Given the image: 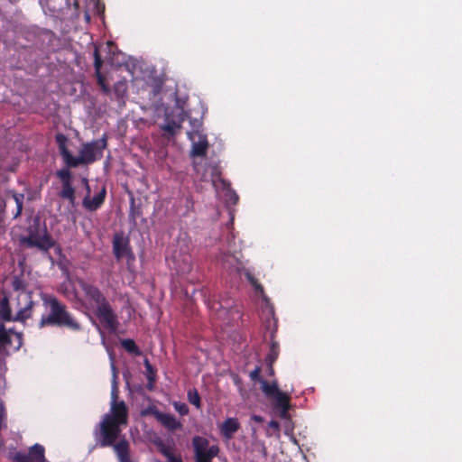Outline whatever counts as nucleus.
<instances>
[{"instance_id":"nucleus-11","label":"nucleus","mask_w":462,"mask_h":462,"mask_svg":"<svg viewBox=\"0 0 462 462\" xmlns=\"http://www.w3.org/2000/svg\"><path fill=\"white\" fill-rule=\"evenodd\" d=\"M83 183L85 184L86 189H87V195L82 200V206L83 208L89 211L94 212L97 211L98 208H101V206L104 204L106 196V187L103 186L102 189L99 190L97 194H96L93 198L90 197V186L88 184V179L84 178L82 180Z\"/></svg>"},{"instance_id":"nucleus-29","label":"nucleus","mask_w":462,"mask_h":462,"mask_svg":"<svg viewBox=\"0 0 462 462\" xmlns=\"http://www.w3.org/2000/svg\"><path fill=\"white\" fill-rule=\"evenodd\" d=\"M246 278L256 292H263V287L258 282V280L251 273L246 274Z\"/></svg>"},{"instance_id":"nucleus-10","label":"nucleus","mask_w":462,"mask_h":462,"mask_svg":"<svg viewBox=\"0 0 462 462\" xmlns=\"http://www.w3.org/2000/svg\"><path fill=\"white\" fill-rule=\"evenodd\" d=\"M57 177L61 181V190L59 193V196L63 199L69 200L71 206L75 205V189L72 186V173L68 169H62L56 172Z\"/></svg>"},{"instance_id":"nucleus-18","label":"nucleus","mask_w":462,"mask_h":462,"mask_svg":"<svg viewBox=\"0 0 462 462\" xmlns=\"http://www.w3.org/2000/svg\"><path fill=\"white\" fill-rule=\"evenodd\" d=\"M114 449L119 462H133L130 457V445L125 439H120L116 443Z\"/></svg>"},{"instance_id":"nucleus-22","label":"nucleus","mask_w":462,"mask_h":462,"mask_svg":"<svg viewBox=\"0 0 462 462\" xmlns=\"http://www.w3.org/2000/svg\"><path fill=\"white\" fill-rule=\"evenodd\" d=\"M7 195L12 197L16 204V212L14 217L21 216L23 207L24 195L23 193H17L14 190H8Z\"/></svg>"},{"instance_id":"nucleus-34","label":"nucleus","mask_w":462,"mask_h":462,"mask_svg":"<svg viewBox=\"0 0 462 462\" xmlns=\"http://www.w3.org/2000/svg\"><path fill=\"white\" fill-rule=\"evenodd\" d=\"M160 452L166 457V458H169L171 457V456H173L174 454L171 452V448L166 447V446H162V448H160Z\"/></svg>"},{"instance_id":"nucleus-15","label":"nucleus","mask_w":462,"mask_h":462,"mask_svg":"<svg viewBox=\"0 0 462 462\" xmlns=\"http://www.w3.org/2000/svg\"><path fill=\"white\" fill-rule=\"evenodd\" d=\"M273 409L279 413L282 419L289 418V410L291 408V396L286 393H279L273 397Z\"/></svg>"},{"instance_id":"nucleus-24","label":"nucleus","mask_w":462,"mask_h":462,"mask_svg":"<svg viewBox=\"0 0 462 462\" xmlns=\"http://www.w3.org/2000/svg\"><path fill=\"white\" fill-rule=\"evenodd\" d=\"M121 345L124 347V349L125 351H127L128 353L135 355V356L141 355V351H140L139 347L137 346V345L135 344L134 340L130 339V338L124 339V340H122Z\"/></svg>"},{"instance_id":"nucleus-13","label":"nucleus","mask_w":462,"mask_h":462,"mask_svg":"<svg viewBox=\"0 0 462 462\" xmlns=\"http://www.w3.org/2000/svg\"><path fill=\"white\" fill-rule=\"evenodd\" d=\"M60 155L62 156L66 165L69 168H76L80 164H84L80 155L73 156L67 147V137L62 134H58L55 137Z\"/></svg>"},{"instance_id":"nucleus-26","label":"nucleus","mask_w":462,"mask_h":462,"mask_svg":"<svg viewBox=\"0 0 462 462\" xmlns=\"http://www.w3.org/2000/svg\"><path fill=\"white\" fill-rule=\"evenodd\" d=\"M142 215V210L140 207L135 206L134 199L131 198L130 201V211H129V220L133 223H136L137 218Z\"/></svg>"},{"instance_id":"nucleus-6","label":"nucleus","mask_w":462,"mask_h":462,"mask_svg":"<svg viewBox=\"0 0 462 462\" xmlns=\"http://www.w3.org/2000/svg\"><path fill=\"white\" fill-rule=\"evenodd\" d=\"M191 444L195 462H212L220 450L217 445H211L207 438L201 436H194Z\"/></svg>"},{"instance_id":"nucleus-1","label":"nucleus","mask_w":462,"mask_h":462,"mask_svg":"<svg viewBox=\"0 0 462 462\" xmlns=\"http://www.w3.org/2000/svg\"><path fill=\"white\" fill-rule=\"evenodd\" d=\"M41 299L48 313L42 314L38 328L46 327L66 328L72 331H79L82 328L81 324L68 310L67 306L58 298L49 294H42Z\"/></svg>"},{"instance_id":"nucleus-5","label":"nucleus","mask_w":462,"mask_h":462,"mask_svg":"<svg viewBox=\"0 0 462 462\" xmlns=\"http://www.w3.org/2000/svg\"><path fill=\"white\" fill-rule=\"evenodd\" d=\"M192 129L188 131L187 134L192 143L190 155L192 157H204L208 149V137L202 133V122L199 120H190Z\"/></svg>"},{"instance_id":"nucleus-28","label":"nucleus","mask_w":462,"mask_h":462,"mask_svg":"<svg viewBox=\"0 0 462 462\" xmlns=\"http://www.w3.org/2000/svg\"><path fill=\"white\" fill-rule=\"evenodd\" d=\"M114 90L118 97H123L127 90V85L125 81H118L114 86Z\"/></svg>"},{"instance_id":"nucleus-25","label":"nucleus","mask_w":462,"mask_h":462,"mask_svg":"<svg viewBox=\"0 0 462 462\" xmlns=\"http://www.w3.org/2000/svg\"><path fill=\"white\" fill-rule=\"evenodd\" d=\"M188 401L197 409L201 407V398L197 389H189L187 393Z\"/></svg>"},{"instance_id":"nucleus-17","label":"nucleus","mask_w":462,"mask_h":462,"mask_svg":"<svg viewBox=\"0 0 462 462\" xmlns=\"http://www.w3.org/2000/svg\"><path fill=\"white\" fill-rule=\"evenodd\" d=\"M155 419L168 430L175 431L182 428V424L172 414L161 411L154 412Z\"/></svg>"},{"instance_id":"nucleus-32","label":"nucleus","mask_w":462,"mask_h":462,"mask_svg":"<svg viewBox=\"0 0 462 462\" xmlns=\"http://www.w3.org/2000/svg\"><path fill=\"white\" fill-rule=\"evenodd\" d=\"M116 375L114 374V381H113V387H112V391H111V403H118L119 401H117V398H118V387H117V383H116Z\"/></svg>"},{"instance_id":"nucleus-30","label":"nucleus","mask_w":462,"mask_h":462,"mask_svg":"<svg viewBox=\"0 0 462 462\" xmlns=\"http://www.w3.org/2000/svg\"><path fill=\"white\" fill-rule=\"evenodd\" d=\"M144 365H145L146 371L148 373L147 379H148L149 383L152 384L154 382L155 372L148 359L144 360Z\"/></svg>"},{"instance_id":"nucleus-37","label":"nucleus","mask_w":462,"mask_h":462,"mask_svg":"<svg viewBox=\"0 0 462 462\" xmlns=\"http://www.w3.org/2000/svg\"><path fill=\"white\" fill-rule=\"evenodd\" d=\"M230 200L233 202V204H236L238 201V196L236 193H233L231 195Z\"/></svg>"},{"instance_id":"nucleus-7","label":"nucleus","mask_w":462,"mask_h":462,"mask_svg":"<svg viewBox=\"0 0 462 462\" xmlns=\"http://www.w3.org/2000/svg\"><path fill=\"white\" fill-rule=\"evenodd\" d=\"M23 345L21 333L6 330L4 324H0V358L8 356L10 350L17 351Z\"/></svg>"},{"instance_id":"nucleus-39","label":"nucleus","mask_w":462,"mask_h":462,"mask_svg":"<svg viewBox=\"0 0 462 462\" xmlns=\"http://www.w3.org/2000/svg\"><path fill=\"white\" fill-rule=\"evenodd\" d=\"M271 426L272 427H278L279 424H278V422L273 420V421H271Z\"/></svg>"},{"instance_id":"nucleus-27","label":"nucleus","mask_w":462,"mask_h":462,"mask_svg":"<svg viewBox=\"0 0 462 462\" xmlns=\"http://www.w3.org/2000/svg\"><path fill=\"white\" fill-rule=\"evenodd\" d=\"M180 127L181 125L180 123L171 120L167 122V124H165L164 125H162V129L170 135H175L177 131L180 129Z\"/></svg>"},{"instance_id":"nucleus-40","label":"nucleus","mask_w":462,"mask_h":462,"mask_svg":"<svg viewBox=\"0 0 462 462\" xmlns=\"http://www.w3.org/2000/svg\"><path fill=\"white\" fill-rule=\"evenodd\" d=\"M269 368H270V374L273 375L274 374L273 365H269Z\"/></svg>"},{"instance_id":"nucleus-23","label":"nucleus","mask_w":462,"mask_h":462,"mask_svg":"<svg viewBox=\"0 0 462 462\" xmlns=\"http://www.w3.org/2000/svg\"><path fill=\"white\" fill-rule=\"evenodd\" d=\"M280 352V346L278 342L273 340L270 346L269 353L266 356V363L268 365H273L277 360Z\"/></svg>"},{"instance_id":"nucleus-31","label":"nucleus","mask_w":462,"mask_h":462,"mask_svg":"<svg viewBox=\"0 0 462 462\" xmlns=\"http://www.w3.org/2000/svg\"><path fill=\"white\" fill-rule=\"evenodd\" d=\"M173 407L182 416L187 415L189 411L188 405L184 402H175Z\"/></svg>"},{"instance_id":"nucleus-3","label":"nucleus","mask_w":462,"mask_h":462,"mask_svg":"<svg viewBox=\"0 0 462 462\" xmlns=\"http://www.w3.org/2000/svg\"><path fill=\"white\" fill-rule=\"evenodd\" d=\"M27 236L20 237V244L27 248H37L42 253H49L54 247L55 240L51 237L45 225H41L35 218L27 227Z\"/></svg>"},{"instance_id":"nucleus-19","label":"nucleus","mask_w":462,"mask_h":462,"mask_svg":"<svg viewBox=\"0 0 462 462\" xmlns=\"http://www.w3.org/2000/svg\"><path fill=\"white\" fill-rule=\"evenodd\" d=\"M113 252L117 260H120L129 253V243L123 237L116 236L113 241Z\"/></svg>"},{"instance_id":"nucleus-20","label":"nucleus","mask_w":462,"mask_h":462,"mask_svg":"<svg viewBox=\"0 0 462 462\" xmlns=\"http://www.w3.org/2000/svg\"><path fill=\"white\" fill-rule=\"evenodd\" d=\"M240 424L235 418H227L221 426V433L226 439H231L233 435L239 430Z\"/></svg>"},{"instance_id":"nucleus-14","label":"nucleus","mask_w":462,"mask_h":462,"mask_svg":"<svg viewBox=\"0 0 462 462\" xmlns=\"http://www.w3.org/2000/svg\"><path fill=\"white\" fill-rule=\"evenodd\" d=\"M105 417L119 423L120 425H127L128 409L125 402L124 401H119L118 403H111V414H106Z\"/></svg>"},{"instance_id":"nucleus-33","label":"nucleus","mask_w":462,"mask_h":462,"mask_svg":"<svg viewBox=\"0 0 462 462\" xmlns=\"http://www.w3.org/2000/svg\"><path fill=\"white\" fill-rule=\"evenodd\" d=\"M260 373H261V367L260 366H255V368L250 373V378L252 381H258L261 383V381L263 380L260 376Z\"/></svg>"},{"instance_id":"nucleus-16","label":"nucleus","mask_w":462,"mask_h":462,"mask_svg":"<svg viewBox=\"0 0 462 462\" xmlns=\"http://www.w3.org/2000/svg\"><path fill=\"white\" fill-rule=\"evenodd\" d=\"M94 68H95V74L97 80V84L100 86L102 91L106 94H108L110 92V88L106 82L105 77L101 73V68L103 64V60L101 58V55L99 54L98 48L95 46L94 49Z\"/></svg>"},{"instance_id":"nucleus-8","label":"nucleus","mask_w":462,"mask_h":462,"mask_svg":"<svg viewBox=\"0 0 462 462\" xmlns=\"http://www.w3.org/2000/svg\"><path fill=\"white\" fill-rule=\"evenodd\" d=\"M119 423L104 417L100 423V439L98 445L102 448L115 446V442L121 433Z\"/></svg>"},{"instance_id":"nucleus-36","label":"nucleus","mask_w":462,"mask_h":462,"mask_svg":"<svg viewBox=\"0 0 462 462\" xmlns=\"http://www.w3.org/2000/svg\"><path fill=\"white\" fill-rule=\"evenodd\" d=\"M166 462H183V461L180 457H177V456L173 455L171 457L167 458Z\"/></svg>"},{"instance_id":"nucleus-35","label":"nucleus","mask_w":462,"mask_h":462,"mask_svg":"<svg viewBox=\"0 0 462 462\" xmlns=\"http://www.w3.org/2000/svg\"><path fill=\"white\" fill-rule=\"evenodd\" d=\"M13 287H14V290H16V291H17V290L22 289V287H23V282H22V281H21V280H19V279H15V280L14 281V282H13Z\"/></svg>"},{"instance_id":"nucleus-12","label":"nucleus","mask_w":462,"mask_h":462,"mask_svg":"<svg viewBox=\"0 0 462 462\" xmlns=\"http://www.w3.org/2000/svg\"><path fill=\"white\" fill-rule=\"evenodd\" d=\"M14 462H46L45 448L41 444H34L28 452L18 451L13 455Z\"/></svg>"},{"instance_id":"nucleus-38","label":"nucleus","mask_w":462,"mask_h":462,"mask_svg":"<svg viewBox=\"0 0 462 462\" xmlns=\"http://www.w3.org/2000/svg\"><path fill=\"white\" fill-rule=\"evenodd\" d=\"M253 420L254 421H257V422H262L263 421V418L261 416H258V415H254Z\"/></svg>"},{"instance_id":"nucleus-2","label":"nucleus","mask_w":462,"mask_h":462,"mask_svg":"<svg viewBox=\"0 0 462 462\" xmlns=\"http://www.w3.org/2000/svg\"><path fill=\"white\" fill-rule=\"evenodd\" d=\"M79 285L87 300L96 308L95 314L101 325L115 333L119 327L118 317L101 290L84 280H79Z\"/></svg>"},{"instance_id":"nucleus-4","label":"nucleus","mask_w":462,"mask_h":462,"mask_svg":"<svg viewBox=\"0 0 462 462\" xmlns=\"http://www.w3.org/2000/svg\"><path fill=\"white\" fill-rule=\"evenodd\" d=\"M32 293L28 292L25 294L28 302L25 307L21 308L15 316L12 315L9 300L7 297H4L0 300V319L4 321H21L24 322L26 319L32 316V307L35 302L32 300Z\"/></svg>"},{"instance_id":"nucleus-21","label":"nucleus","mask_w":462,"mask_h":462,"mask_svg":"<svg viewBox=\"0 0 462 462\" xmlns=\"http://www.w3.org/2000/svg\"><path fill=\"white\" fill-rule=\"evenodd\" d=\"M262 384V391L268 398H273L276 395H278L279 393H282V391L278 388L277 382H273L272 383H269L265 380L261 381Z\"/></svg>"},{"instance_id":"nucleus-9","label":"nucleus","mask_w":462,"mask_h":462,"mask_svg":"<svg viewBox=\"0 0 462 462\" xmlns=\"http://www.w3.org/2000/svg\"><path fill=\"white\" fill-rule=\"evenodd\" d=\"M106 148V138L102 137L83 145L80 150V157L84 164L94 162L97 157L102 156V152Z\"/></svg>"}]
</instances>
